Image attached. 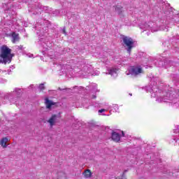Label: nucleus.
I'll list each match as a JSON object with an SVG mask.
<instances>
[{
    "mask_svg": "<svg viewBox=\"0 0 179 179\" xmlns=\"http://www.w3.org/2000/svg\"><path fill=\"white\" fill-rule=\"evenodd\" d=\"M12 50L6 45H3L0 48V64H10L12 62V58H13V55H12Z\"/></svg>",
    "mask_w": 179,
    "mask_h": 179,
    "instance_id": "7ed1b4c3",
    "label": "nucleus"
},
{
    "mask_svg": "<svg viewBox=\"0 0 179 179\" xmlns=\"http://www.w3.org/2000/svg\"><path fill=\"white\" fill-rule=\"evenodd\" d=\"M43 34H42V36H44L45 34H44V32H43Z\"/></svg>",
    "mask_w": 179,
    "mask_h": 179,
    "instance_id": "f704fd0d",
    "label": "nucleus"
},
{
    "mask_svg": "<svg viewBox=\"0 0 179 179\" xmlns=\"http://www.w3.org/2000/svg\"><path fill=\"white\" fill-rule=\"evenodd\" d=\"M113 59H114V61H115V58L113 57Z\"/></svg>",
    "mask_w": 179,
    "mask_h": 179,
    "instance_id": "72a5a7b5",
    "label": "nucleus"
},
{
    "mask_svg": "<svg viewBox=\"0 0 179 179\" xmlns=\"http://www.w3.org/2000/svg\"><path fill=\"white\" fill-rule=\"evenodd\" d=\"M11 69H15V66H12L11 67Z\"/></svg>",
    "mask_w": 179,
    "mask_h": 179,
    "instance_id": "7c9ffc66",
    "label": "nucleus"
},
{
    "mask_svg": "<svg viewBox=\"0 0 179 179\" xmlns=\"http://www.w3.org/2000/svg\"><path fill=\"white\" fill-rule=\"evenodd\" d=\"M111 138L114 142L118 143L120 141H121V133L113 131L111 134Z\"/></svg>",
    "mask_w": 179,
    "mask_h": 179,
    "instance_id": "1a4fd4ad",
    "label": "nucleus"
},
{
    "mask_svg": "<svg viewBox=\"0 0 179 179\" xmlns=\"http://www.w3.org/2000/svg\"><path fill=\"white\" fill-rule=\"evenodd\" d=\"M141 73H143V70L142 67L140 66H133L129 70V73L127 75H131L132 76H138V75H141Z\"/></svg>",
    "mask_w": 179,
    "mask_h": 179,
    "instance_id": "0eeeda50",
    "label": "nucleus"
},
{
    "mask_svg": "<svg viewBox=\"0 0 179 179\" xmlns=\"http://www.w3.org/2000/svg\"><path fill=\"white\" fill-rule=\"evenodd\" d=\"M169 64V65L170 66H171V65H173L174 64V62H164V64H163V62H161L160 64H156V66H159V68L162 66H165V68H168L167 64Z\"/></svg>",
    "mask_w": 179,
    "mask_h": 179,
    "instance_id": "ddd939ff",
    "label": "nucleus"
},
{
    "mask_svg": "<svg viewBox=\"0 0 179 179\" xmlns=\"http://www.w3.org/2000/svg\"><path fill=\"white\" fill-rule=\"evenodd\" d=\"M57 122L56 115H52V117L48 120V122L50 124V127H54L55 122Z\"/></svg>",
    "mask_w": 179,
    "mask_h": 179,
    "instance_id": "9b49d317",
    "label": "nucleus"
},
{
    "mask_svg": "<svg viewBox=\"0 0 179 179\" xmlns=\"http://www.w3.org/2000/svg\"><path fill=\"white\" fill-rule=\"evenodd\" d=\"M17 50H23V45H20L17 46Z\"/></svg>",
    "mask_w": 179,
    "mask_h": 179,
    "instance_id": "5701e85b",
    "label": "nucleus"
},
{
    "mask_svg": "<svg viewBox=\"0 0 179 179\" xmlns=\"http://www.w3.org/2000/svg\"><path fill=\"white\" fill-rule=\"evenodd\" d=\"M139 27L143 31H146L148 30L152 33L155 31H159V30H163L164 31H169V27L166 26L159 27L157 22H142L139 24Z\"/></svg>",
    "mask_w": 179,
    "mask_h": 179,
    "instance_id": "f03ea898",
    "label": "nucleus"
},
{
    "mask_svg": "<svg viewBox=\"0 0 179 179\" xmlns=\"http://www.w3.org/2000/svg\"><path fill=\"white\" fill-rule=\"evenodd\" d=\"M115 12L118 15H120V13L122 12V7H121V6H116L115 8Z\"/></svg>",
    "mask_w": 179,
    "mask_h": 179,
    "instance_id": "a211bd4d",
    "label": "nucleus"
},
{
    "mask_svg": "<svg viewBox=\"0 0 179 179\" xmlns=\"http://www.w3.org/2000/svg\"><path fill=\"white\" fill-rule=\"evenodd\" d=\"M122 41L125 50H127L128 54H131V50L134 48V39L129 36H124Z\"/></svg>",
    "mask_w": 179,
    "mask_h": 179,
    "instance_id": "39448f33",
    "label": "nucleus"
},
{
    "mask_svg": "<svg viewBox=\"0 0 179 179\" xmlns=\"http://www.w3.org/2000/svg\"><path fill=\"white\" fill-rule=\"evenodd\" d=\"M96 94H93L92 96V99H96Z\"/></svg>",
    "mask_w": 179,
    "mask_h": 179,
    "instance_id": "c85d7f7f",
    "label": "nucleus"
},
{
    "mask_svg": "<svg viewBox=\"0 0 179 179\" xmlns=\"http://www.w3.org/2000/svg\"><path fill=\"white\" fill-rule=\"evenodd\" d=\"M3 9L4 13L1 15L3 19H6V20H12V19H15L16 12L15 11V8L12 3H4Z\"/></svg>",
    "mask_w": 179,
    "mask_h": 179,
    "instance_id": "20e7f679",
    "label": "nucleus"
},
{
    "mask_svg": "<svg viewBox=\"0 0 179 179\" xmlns=\"http://www.w3.org/2000/svg\"><path fill=\"white\" fill-rule=\"evenodd\" d=\"M106 111H107V110H106V109H100V110H99L98 113H104Z\"/></svg>",
    "mask_w": 179,
    "mask_h": 179,
    "instance_id": "b1692460",
    "label": "nucleus"
},
{
    "mask_svg": "<svg viewBox=\"0 0 179 179\" xmlns=\"http://www.w3.org/2000/svg\"><path fill=\"white\" fill-rule=\"evenodd\" d=\"M83 175L85 178H90V177H92V172L90 171V170L87 169L83 173Z\"/></svg>",
    "mask_w": 179,
    "mask_h": 179,
    "instance_id": "dca6fc26",
    "label": "nucleus"
},
{
    "mask_svg": "<svg viewBox=\"0 0 179 179\" xmlns=\"http://www.w3.org/2000/svg\"><path fill=\"white\" fill-rule=\"evenodd\" d=\"M147 35L149 36V32H147Z\"/></svg>",
    "mask_w": 179,
    "mask_h": 179,
    "instance_id": "473e14b6",
    "label": "nucleus"
},
{
    "mask_svg": "<svg viewBox=\"0 0 179 179\" xmlns=\"http://www.w3.org/2000/svg\"><path fill=\"white\" fill-rule=\"evenodd\" d=\"M27 57H28L29 58H33L34 55L31 53H29L27 55Z\"/></svg>",
    "mask_w": 179,
    "mask_h": 179,
    "instance_id": "393cba45",
    "label": "nucleus"
},
{
    "mask_svg": "<svg viewBox=\"0 0 179 179\" xmlns=\"http://www.w3.org/2000/svg\"><path fill=\"white\" fill-rule=\"evenodd\" d=\"M63 33L64 34H66V31H65V29H63Z\"/></svg>",
    "mask_w": 179,
    "mask_h": 179,
    "instance_id": "c756f323",
    "label": "nucleus"
},
{
    "mask_svg": "<svg viewBox=\"0 0 179 179\" xmlns=\"http://www.w3.org/2000/svg\"><path fill=\"white\" fill-rule=\"evenodd\" d=\"M37 34H38V36H40V34H41V29H39L38 32H37Z\"/></svg>",
    "mask_w": 179,
    "mask_h": 179,
    "instance_id": "bb28decb",
    "label": "nucleus"
},
{
    "mask_svg": "<svg viewBox=\"0 0 179 179\" xmlns=\"http://www.w3.org/2000/svg\"><path fill=\"white\" fill-rule=\"evenodd\" d=\"M12 72V70H8V71H2L0 69V75H1L2 76H5V75H10V73Z\"/></svg>",
    "mask_w": 179,
    "mask_h": 179,
    "instance_id": "f3484780",
    "label": "nucleus"
},
{
    "mask_svg": "<svg viewBox=\"0 0 179 179\" xmlns=\"http://www.w3.org/2000/svg\"><path fill=\"white\" fill-rule=\"evenodd\" d=\"M120 134H122V136H125V134L124 133V131H121Z\"/></svg>",
    "mask_w": 179,
    "mask_h": 179,
    "instance_id": "cd10ccee",
    "label": "nucleus"
},
{
    "mask_svg": "<svg viewBox=\"0 0 179 179\" xmlns=\"http://www.w3.org/2000/svg\"><path fill=\"white\" fill-rule=\"evenodd\" d=\"M11 39L12 43H17L19 41V34H16L15 32H13L11 34Z\"/></svg>",
    "mask_w": 179,
    "mask_h": 179,
    "instance_id": "f8f14e48",
    "label": "nucleus"
},
{
    "mask_svg": "<svg viewBox=\"0 0 179 179\" xmlns=\"http://www.w3.org/2000/svg\"><path fill=\"white\" fill-rule=\"evenodd\" d=\"M22 96V89L15 88V90L12 92L10 96V102L13 104H17V101L19 100V97Z\"/></svg>",
    "mask_w": 179,
    "mask_h": 179,
    "instance_id": "423d86ee",
    "label": "nucleus"
},
{
    "mask_svg": "<svg viewBox=\"0 0 179 179\" xmlns=\"http://www.w3.org/2000/svg\"><path fill=\"white\" fill-rule=\"evenodd\" d=\"M152 13L154 16L159 17H162V16H169L173 23H178L179 22V14H177V11H176V10H173V8L164 3L162 4V7L157 6H155Z\"/></svg>",
    "mask_w": 179,
    "mask_h": 179,
    "instance_id": "f257e3e1",
    "label": "nucleus"
},
{
    "mask_svg": "<svg viewBox=\"0 0 179 179\" xmlns=\"http://www.w3.org/2000/svg\"><path fill=\"white\" fill-rule=\"evenodd\" d=\"M45 104L46 106V108H51V106H54V103L48 99H45Z\"/></svg>",
    "mask_w": 179,
    "mask_h": 179,
    "instance_id": "2eb2a0df",
    "label": "nucleus"
},
{
    "mask_svg": "<svg viewBox=\"0 0 179 179\" xmlns=\"http://www.w3.org/2000/svg\"><path fill=\"white\" fill-rule=\"evenodd\" d=\"M93 66L90 64H85L83 66L82 69L79 71V73L83 75V76H87V75H90L92 73V70Z\"/></svg>",
    "mask_w": 179,
    "mask_h": 179,
    "instance_id": "6e6552de",
    "label": "nucleus"
},
{
    "mask_svg": "<svg viewBox=\"0 0 179 179\" xmlns=\"http://www.w3.org/2000/svg\"><path fill=\"white\" fill-rule=\"evenodd\" d=\"M101 61L103 62V64H106V65H108L110 64V61L108 60V57H102Z\"/></svg>",
    "mask_w": 179,
    "mask_h": 179,
    "instance_id": "aec40b11",
    "label": "nucleus"
},
{
    "mask_svg": "<svg viewBox=\"0 0 179 179\" xmlns=\"http://www.w3.org/2000/svg\"><path fill=\"white\" fill-rule=\"evenodd\" d=\"M110 108H111V106L108 107V110H110Z\"/></svg>",
    "mask_w": 179,
    "mask_h": 179,
    "instance_id": "2f4dec72",
    "label": "nucleus"
},
{
    "mask_svg": "<svg viewBox=\"0 0 179 179\" xmlns=\"http://www.w3.org/2000/svg\"><path fill=\"white\" fill-rule=\"evenodd\" d=\"M111 110H113L115 113H120V107L117 104H113Z\"/></svg>",
    "mask_w": 179,
    "mask_h": 179,
    "instance_id": "6ab92c4d",
    "label": "nucleus"
},
{
    "mask_svg": "<svg viewBox=\"0 0 179 179\" xmlns=\"http://www.w3.org/2000/svg\"><path fill=\"white\" fill-rule=\"evenodd\" d=\"M44 89H45L44 84H41L39 85V90H44Z\"/></svg>",
    "mask_w": 179,
    "mask_h": 179,
    "instance_id": "4be33fe9",
    "label": "nucleus"
},
{
    "mask_svg": "<svg viewBox=\"0 0 179 179\" xmlns=\"http://www.w3.org/2000/svg\"><path fill=\"white\" fill-rule=\"evenodd\" d=\"M90 75H92L93 76H99V75H100V71H94V70H93V68H92V73H90Z\"/></svg>",
    "mask_w": 179,
    "mask_h": 179,
    "instance_id": "412c9836",
    "label": "nucleus"
},
{
    "mask_svg": "<svg viewBox=\"0 0 179 179\" xmlns=\"http://www.w3.org/2000/svg\"><path fill=\"white\" fill-rule=\"evenodd\" d=\"M108 75H111L113 78H117L118 76V68L112 67L108 69Z\"/></svg>",
    "mask_w": 179,
    "mask_h": 179,
    "instance_id": "9d476101",
    "label": "nucleus"
},
{
    "mask_svg": "<svg viewBox=\"0 0 179 179\" xmlns=\"http://www.w3.org/2000/svg\"><path fill=\"white\" fill-rule=\"evenodd\" d=\"M96 86L94 85V88L92 90V92H99V90H97V88H96Z\"/></svg>",
    "mask_w": 179,
    "mask_h": 179,
    "instance_id": "a878e982",
    "label": "nucleus"
},
{
    "mask_svg": "<svg viewBox=\"0 0 179 179\" xmlns=\"http://www.w3.org/2000/svg\"><path fill=\"white\" fill-rule=\"evenodd\" d=\"M9 138L8 137L3 138L0 141V145L2 148H6V143H8Z\"/></svg>",
    "mask_w": 179,
    "mask_h": 179,
    "instance_id": "4468645a",
    "label": "nucleus"
}]
</instances>
